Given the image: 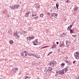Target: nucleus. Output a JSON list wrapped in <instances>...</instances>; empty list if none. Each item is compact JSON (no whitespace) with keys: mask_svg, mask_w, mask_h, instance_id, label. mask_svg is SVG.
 I'll return each mask as SVG.
<instances>
[{"mask_svg":"<svg viewBox=\"0 0 79 79\" xmlns=\"http://www.w3.org/2000/svg\"><path fill=\"white\" fill-rule=\"evenodd\" d=\"M68 71H69V67L68 66H67L65 68L63 69L62 70L60 71H56V74L62 75V74H63L66 73Z\"/></svg>","mask_w":79,"mask_h":79,"instance_id":"1","label":"nucleus"},{"mask_svg":"<svg viewBox=\"0 0 79 79\" xmlns=\"http://www.w3.org/2000/svg\"><path fill=\"white\" fill-rule=\"evenodd\" d=\"M40 17H41V18H42V17H43V16H44V15H43V14H41L40 15Z\"/></svg>","mask_w":79,"mask_h":79,"instance_id":"29","label":"nucleus"},{"mask_svg":"<svg viewBox=\"0 0 79 79\" xmlns=\"http://www.w3.org/2000/svg\"><path fill=\"white\" fill-rule=\"evenodd\" d=\"M75 62H76V61H74L73 62V64H74V63H75Z\"/></svg>","mask_w":79,"mask_h":79,"instance_id":"36","label":"nucleus"},{"mask_svg":"<svg viewBox=\"0 0 79 79\" xmlns=\"http://www.w3.org/2000/svg\"><path fill=\"white\" fill-rule=\"evenodd\" d=\"M74 10H75V11H77V7H75Z\"/></svg>","mask_w":79,"mask_h":79,"instance_id":"27","label":"nucleus"},{"mask_svg":"<svg viewBox=\"0 0 79 79\" xmlns=\"http://www.w3.org/2000/svg\"><path fill=\"white\" fill-rule=\"evenodd\" d=\"M3 11L4 13H7V10L4 9V10Z\"/></svg>","mask_w":79,"mask_h":79,"instance_id":"21","label":"nucleus"},{"mask_svg":"<svg viewBox=\"0 0 79 79\" xmlns=\"http://www.w3.org/2000/svg\"><path fill=\"white\" fill-rule=\"evenodd\" d=\"M57 15L58 14L55 13H52L51 14V16H52V17H55V18H56V17H57Z\"/></svg>","mask_w":79,"mask_h":79,"instance_id":"10","label":"nucleus"},{"mask_svg":"<svg viewBox=\"0 0 79 79\" xmlns=\"http://www.w3.org/2000/svg\"><path fill=\"white\" fill-rule=\"evenodd\" d=\"M52 53H53V52H50L48 53V55H50L51 54H52Z\"/></svg>","mask_w":79,"mask_h":79,"instance_id":"30","label":"nucleus"},{"mask_svg":"<svg viewBox=\"0 0 79 79\" xmlns=\"http://www.w3.org/2000/svg\"><path fill=\"white\" fill-rule=\"evenodd\" d=\"M68 0H67V3H68Z\"/></svg>","mask_w":79,"mask_h":79,"instance_id":"40","label":"nucleus"},{"mask_svg":"<svg viewBox=\"0 0 79 79\" xmlns=\"http://www.w3.org/2000/svg\"><path fill=\"white\" fill-rule=\"evenodd\" d=\"M57 44H59V43L58 42H56Z\"/></svg>","mask_w":79,"mask_h":79,"instance_id":"37","label":"nucleus"},{"mask_svg":"<svg viewBox=\"0 0 79 79\" xmlns=\"http://www.w3.org/2000/svg\"><path fill=\"white\" fill-rule=\"evenodd\" d=\"M74 23V22H73L72 23L73 24V23Z\"/></svg>","mask_w":79,"mask_h":79,"instance_id":"43","label":"nucleus"},{"mask_svg":"<svg viewBox=\"0 0 79 79\" xmlns=\"http://www.w3.org/2000/svg\"><path fill=\"white\" fill-rule=\"evenodd\" d=\"M28 54V53H27V52L26 51H24L22 52L21 55L22 56H23V57H25V56H27Z\"/></svg>","mask_w":79,"mask_h":79,"instance_id":"4","label":"nucleus"},{"mask_svg":"<svg viewBox=\"0 0 79 79\" xmlns=\"http://www.w3.org/2000/svg\"><path fill=\"white\" fill-rule=\"evenodd\" d=\"M49 47V46H44V47L41 48H42V49H43L44 48H46V47Z\"/></svg>","mask_w":79,"mask_h":79,"instance_id":"25","label":"nucleus"},{"mask_svg":"<svg viewBox=\"0 0 79 79\" xmlns=\"http://www.w3.org/2000/svg\"><path fill=\"white\" fill-rule=\"evenodd\" d=\"M56 6L57 10H58V6H59V4H56Z\"/></svg>","mask_w":79,"mask_h":79,"instance_id":"22","label":"nucleus"},{"mask_svg":"<svg viewBox=\"0 0 79 79\" xmlns=\"http://www.w3.org/2000/svg\"><path fill=\"white\" fill-rule=\"evenodd\" d=\"M9 43L10 44H12L13 43V41L12 40H10Z\"/></svg>","mask_w":79,"mask_h":79,"instance_id":"20","label":"nucleus"},{"mask_svg":"<svg viewBox=\"0 0 79 79\" xmlns=\"http://www.w3.org/2000/svg\"><path fill=\"white\" fill-rule=\"evenodd\" d=\"M48 13V14H50V13Z\"/></svg>","mask_w":79,"mask_h":79,"instance_id":"44","label":"nucleus"},{"mask_svg":"<svg viewBox=\"0 0 79 79\" xmlns=\"http://www.w3.org/2000/svg\"><path fill=\"white\" fill-rule=\"evenodd\" d=\"M64 61L65 62V63H66L67 65L68 66H69V65L71 64V62H69L68 61V60H65Z\"/></svg>","mask_w":79,"mask_h":79,"instance_id":"13","label":"nucleus"},{"mask_svg":"<svg viewBox=\"0 0 79 79\" xmlns=\"http://www.w3.org/2000/svg\"><path fill=\"white\" fill-rule=\"evenodd\" d=\"M65 19L64 21H66V20H67V18H65V19Z\"/></svg>","mask_w":79,"mask_h":79,"instance_id":"35","label":"nucleus"},{"mask_svg":"<svg viewBox=\"0 0 79 79\" xmlns=\"http://www.w3.org/2000/svg\"><path fill=\"white\" fill-rule=\"evenodd\" d=\"M60 77V78H61V77H60V76H58V77Z\"/></svg>","mask_w":79,"mask_h":79,"instance_id":"41","label":"nucleus"},{"mask_svg":"<svg viewBox=\"0 0 79 79\" xmlns=\"http://www.w3.org/2000/svg\"><path fill=\"white\" fill-rule=\"evenodd\" d=\"M53 69V68L51 67H49L48 68V69L46 71V74H50V73H52V70Z\"/></svg>","mask_w":79,"mask_h":79,"instance_id":"5","label":"nucleus"},{"mask_svg":"<svg viewBox=\"0 0 79 79\" xmlns=\"http://www.w3.org/2000/svg\"><path fill=\"white\" fill-rule=\"evenodd\" d=\"M73 24H72L70 26V29H71V28L72 27H73Z\"/></svg>","mask_w":79,"mask_h":79,"instance_id":"32","label":"nucleus"},{"mask_svg":"<svg viewBox=\"0 0 79 79\" xmlns=\"http://www.w3.org/2000/svg\"><path fill=\"white\" fill-rule=\"evenodd\" d=\"M28 77H27H27H26V78H28Z\"/></svg>","mask_w":79,"mask_h":79,"instance_id":"39","label":"nucleus"},{"mask_svg":"<svg viewBox=\"0 0 79 79\" xmlns=\"http://www.w3.org/2000/svg\"><path fill=\"white\" fill-rule=\"evenodd\" d=\"M38 39H36L33 42V45H40L41 42H38Z\"/></svg>","mask_w":79,"mask_h":79,"instance_id":"3","label":"nucleus"},{"mask_svg":"<svg viewBox=\"0 0 79 79\" xmlns=\"http://www.w3.org/2000/svg\"><path fill=\"white\" fill-rule=\"evenodd\" d=\"M31 15V11H28L25 14V17H28Z\"/></svg>","mask_w":79,"mask_h":79,"instance_id":"8","label":"nucleus"},{"mask_svg":"<svg viewBox=\"0 0 79 79\" xmlns=\"http://www.w3.org/2000/svg\"><path fill=\"white\" fill-rule=\"evenodd\" d=\"M36 13L35 12H33L32 13V17H34V16H36Z\"/></svg>","mask_w":79,"mask_h":79,"instance_id":"14","label":"nucleus"},{"mask_svg":"<svg viewBox=\"0 0 79 79\" xmlns=\"http://www.w3.org/2000/svg\"><path fill=\"white\" fill-rule=\"evenodd\" d=\"M66 44L67 46H69L70 45V43L69 42L66 41Z\"/></svg>","mask_w":79,"mask_h":79,"instance_id":"18","label":"nucleus"},{"mask_svg":"<svg viewBox=\"0 0 79 79\" xmlns=\"http://www.w3.org/2000/svg\"><path fill=\"white\" fill-rule=\"evenodd\" d=\"M79 52H76L74 53L75 58L77 60H79Z\"/></svg>","mask_w":79,"mask_h":79,"instance_id":"6","label":"nucleus"},{"mask_svg":"<svg viewBox=\"0 0 79 79\" xmlns=\"http://www.w3.org/2000/svg\"><path fill=\"white\" fill-rule=\"evenodd\" d=\"M31 37H29L27 38V42H30V41H31Z\"/></svg>","mask_w":79,"mask_h":79,"instance_id":"15","label":"nucleus"},{"mask_svg":"<svg viewBox=\"0 0 79 79\" xmlns=\"http://www.w3.org/2000/svg\"><path fill=\"white\" fill-rule=\"evenodd\" d=\"M65 64V63L64 62H63V63H62L60 66L61 67H64V65Z\"/></svg>","mask_w":79,"mask_h":79,"instance_id":"17","label":"nucleus"},{"mask_svg":"<svg viewBox=\"0 0 79 79\" xmlns=\"http://www.w3.org/2000/svg\"><path fill=\"white\" fill-rule=\"evenodd\" d=\"M28 56H31V55L32 56V53H28Z\"/></svg>","mask_w":79,"mask_h":79,"instance_id":"28","label":"nucleus"},{"mask_svg":"<svg viewBox=\"0 0 79 79\" xmlns=\"http://www.w3.org/2000/svg\"><path fill=\"white\" fill-rule=\"evenodd\" d=\"M0 79H3L2 78H0Z\"/></svg>","mask_w":79,"mask_h":79,"instance_id":"42","label":"nucleus"},{"mask_svg":"<svg viewBox=\"0 0 79 79\" xmlns=\"http://www.w3.org/2000/svg\"><path fill=\"white\" fill-rule=\"evenodd\" d=\"M18 68H15L13 69V71L14 73H16V71H18Z\"/></svg>","mask_w":79,"mask_h":79,"instance_id":"11","label":"nucleus"},{"mask_svg":"<svg viewBox=\"0 0 79 79\" xmlns=\"http://www.w3.org/2000/svg\"><path fill=\"white\" fill-rule=\"evenodd\" d=\"M62 54H64V52H62Z\"/></svg>","mask_w":79,"mask_h":79,"instance_id":"38","label":"nucleus"},{"mask_svg":"<svg viewBox=\"0 0 79 79\" xmlns=\"http://www.w3.org/2000/svg\"><path fill=\"white\" fill-rule=\"evenodd\" d=\"M56 64V62L55 61L52 60L50 62V65L51 67H54V66H55Z\"/></svg>","mask_w":79,"mask_h":79,"instance_id":"2","label":"nucleus"},{"mask_svg":"<svg viewBox=\"0 0 79 79\" xmlns=\"http://www.w3.org/2000/svg\"><path fill=\"white\" fill-rule=\"evenodd\" d=\"M30 38H31V40H32V39H34V37L32 36V37H30Z\"/></svg>","mask_w":79,"mask_h":79,"instance_id":"31","label":"nucleus"},{"mask_svg":"<svg viewBox=\"0 0 79 79\" xmlns=\"http://www.w3.org/2000/svg\"><path fill=\"white\" fill-rule=\"evenodd\" d=\"M34 19H35V20H36L37 19H38V16H36V17H34Z\"/></svg>","mask_w":79,"mask_h":79,"instance_id":"23","label":"nucleus"},{"mask_svg":"<svg viewBox=\"0 0 79 79\" xmlns=\"http://www.w3.org/2000/svg\"><path fill=\"white\" fill-rule=\"evenodd\" d=\"M19 6V5H15L14 6H10V8L12 10H15V9H16L17 8H18Z\"/></svg>","mask_w":79,"mask_h":79,"instance_id":"7","label":"nucleus"},{"mask_svg":"<svg viewBox=\"0 0 79 79\" xmlns=\"http://www.w3.org/2000/svg\"><path fill=\"white\" fill-rule=\"evenodd\" d=\"M71 28V27L70 26H69L68 27V28H67L68 31H69V30H70V29H71V28Z\"/></svg>","mask_w":79,"mask_h":79,"instance_id":"24","label":"nucleus"},{"mask_svg":"<svg viewBox=\"0 0 79 79\" xmlns=\"http://www.w3.org/2000/svg\"><path fill=\"white\" fill-rule=\"evenodd\" d=\"M15 36H16L17 37H19V36L17 35V34H15L14 35Z\"/></svg>","mask_w":79,"mask_h":79,"instance_id":"26","label":"nucleus"},{"mask_svg":"<svg viewBox=\"0 0 79 79\" xmlns=\"http://www.w3.org/2000/svg\"><path fill=\"white\" fill-rule=\"evenodd\" d=\"M32 56L35 57V58H40V56L39 55H36L34 53H33L32 54Z\"/></svg>","mask_w":79,"mask_h":79,"instance_id":"9","label":"nucleus"},{"mask_svg":"<svg viewBox=\"0 0 79 79\" xmlns=\"http://www.w3.org/2000/svg\"><path fill=\"white\" fill-rule=\"evenodd\" d=\"M52 48H56V45L55 44H53L52 46Z\"/></svg>","mask_w":79,"mask_h":79,"instance_id":"19","label":"nucleus"},{"mask_svg":"<svg viewBox=\"0 0 79 79\" xmlns=\"http://www.w3.org/2000/svg\"><path fill=\"white\" fill-rule=\"evenodd\" d=\"M58 75H57V74H55V76H56V77H57V76H58Z\"/></svg>","mask_w":79,"mask_h":79,"instance_id":"33","label":"nucleus"},{"mask_svg":"<svg viewBox=\"0 0 79 79\" xmlns=\"http://www.w3.org/2000/svg\"><path fill=\"white\" fill-rule=\"evenodd\" d=\"M76 79H79V76H78Z\"/></svg>","mask_w":79,"mask_h":79,"instance_id":"34","label":"nucleus"},{"mask_svg":"<svg viewBox=\"0 0 79 79\" xmlns=\"http://www.w3.org/2000/svg\"><path fill=\"white\" fill-rule=\"evenodd\" d=\"M69 30L70 31V34H73V33H74V30L70 29Z\"/></svg>","mask_w":79,"mask_h":79,"instance_id":"16","label":"nucleus"},{"mask_svg":"<svg viewBox=\"0 0 79 79\" xmlns=\"http://www.w3.org/2000/svg\"><path fill=\"white\" fill-rule=\"evenodd\" d=\"M25 79H26V78Z\"/></svg>","mask_w":79,"mask_h":79,"instance_id":"45","label":"nucleus"},{"mask_svg":"<svg viewBox=\"0 0 79 79\" xmlns=\"http://www.w3.org/2000/svg\"><path fill=\"white\" fill-rule=\"evenodd\" d=\"M60 47H63L64 45V43H61V42H60V44H59Z\"/></svg>","mask_w":79,"mask_h":79,"instance_id":"12","label":"nucleus"}]
</instances>
